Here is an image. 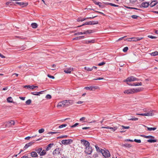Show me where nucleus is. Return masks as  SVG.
I'll list each match as a JSON object with an SVG mask.
<instances>
[{
  "label": "nucleus",
  "instance_id": "nucleus-58",
  "mask_svg": "<svg viewBox=\"0 0 158 158\" xmlns=\"http://www.w3.org/2000/svg\"><path fill=\"white\" fill-rule=\"evenodd\" d=\"M105 64V62H102L101 63H99V64H98V65L99 66H102V65H104Z\"/></svg>",
  "mask_w": 158,
  "mask_h": 158
},
{
  "label": "nucleus",
  "instance_id": "nucleus-2",
  "mask_svg": "<svg viewBox=\"0 0 158 158\" xmlns=\"http://www.w3.org/2000/svg\"><path fill=\"white\" fill-rule=\"evenodd\" d=\"M92 152V148L89 145L85 148V152L87 154L90 155Z\"/></svg>",
  "mask_w": 158,
  "mask_h": 158
},
{
  "label": "nucleus",
  "instance_id": "nucleus-37",
  "mask_svg": "<svg viewBox=\"0 0 158 158\" xmlns=\"http://www.w3.org/2000/svg\"><path fill=\"white\" fill-rule=\"evenodd\" d=\"M121 127H122V128L121 129L122 130H123V129H128L130 128V127L129 126H121Z\"/></svg>",
  "mask_w": 158,
  "mask_h": 158
},
{
  "label": "nucleus",
  "instance_id": "nucleus-49",
  "mask_svg": "<svg viewBox=\"0 0 158 158\" xmlns=\"http://www.w3.org/2000/svg\"><path fill=\"white\" fill-rule=\"evenodd\" d=\"M82 35V32H79L75 33L74 34V35Z\"/></svg>",
  "mask_w": 158,
  "mask_h": 158
},
{
  "label": "nucleus",
  "instance_id": "nucleus-44",
  "mask_svg": "<svg viewBox=\"0 0 158 158\" xmlns=\"http://www.w3.org/2000/svg\"><path fill=\"white\" fill-rule=\"evenodd\" d=\"M44 91H42L39 92H37V94H36V95H40V94H42L43 92Z\"/></svg>",
  "mask_w": 158,
  "mask_h": 158
},
{
  "label": "nucleus",
  "instance_id": "nucleus-48",
  "mask_svg": "<svg viewBox=\"0 0 158 158\" xmlns=\"http://www.w3.org/2000/svg\"><path fill=\"white\" fill-rule=\"evenodd\" d=\"M145 138H151V139H154V137L152 135H148L147 136H145Z\"/></svg>",
  "mask_w": 158,
  "mask_h": 158
},
{
  "label": "nucleus",
  "instance_id": "nucleus-26",
  "mask_svg": "<svg viewBox=\"0 0 158 158\" xmlns=\"http://www.w3.org/2000/svg\"><path fill=\"white\" fill-rule=\"evenodd\" d=\"M157 141L156 139H148L147 140V142L149 143H155Z\"/></svg>",
  "mask_w": 158,
  "mask_h": 158
},
{
  "label": "nucleus",
  "instance_id": "nucleus-30",
  "mask_svg": "<svg viewBox=\"0 0 158 158\" xmlns=\"http://www.w3.org/2000/svg\"><path fill=\"white\" fill-rule=\"evenodd\" d=\"M24 87L25 88H26L27 89H33V88H32V85L31 86L30 85H26L24 86Z\"/></svg>",
  "mask_w": 158,
  "mask_h": 158
},
{
  "label": "nucleus",
  "instance_id": "nucleus-40",
  "mask_svg": "<svg viewBox=\"0 0 158 158\" xmlns=\"http://www.w3.org/2000/svg\"><path fill=\"white\" fill-rule=\"evenodd\" d=\"M44 129L43 128H41V129L39 130L38 131H39V133H43V132H44Z\"/></svg>",
  "mask_w": 158,
  "mask_h": 158
},
{
  "label": "nucleus",
  "instance_id": "nucleus-51",
  "mask_svg": "<svg viewBox=\"0 0 158 158\" xmlns=\"http://www.w3.org/2000/svg\"><path fill=\"white\" fill-rule=\"evenodd\" d=\"M59 132H48V134H52V135H53V134H56V133H58Z\"/></svg>",
  "mask_w": 158,
  "mask_h": 158
},
{
  "label": "nucleus",
  "instance_id": "nucleus-41",
  "mask_svg": "<svg viewBox=\"0 0 158 158\" xmlns=\"http://www.w3.org/2000/svg\"><path fill=\"white\" fill-rule=\"evenodd\" d=\"M118 128L117 127H110V129H112L114 131H115Z\"/></svg>",
  "mask_w": 158,
  "mask_h": 158
},
{
  "label": "nucleus",
  "instance_id": "nucleus-57",
  "mask_svg": "<svg viewBox=\"0 0 158 158\" xmlns=\"http://www.w3.org/2000/svg\"><path fill=\"white\" fill-rule=\"evenodd\" d=\"M148 37L149 38H151V39H155V38H156V37L154 36H153L152 35H148Z\"/></svg>",
  "mask_w": 158,
  "mask_h": 158
},
{
  "label": "nucleus",
  "instance_id": "nucleus-1",
  "mask_svg": "<svg viewBox=\"0 0 158 158\" xmlns=\"http://www.w3.org/2000/svg\"><path fill=\"white\" fill-rule=\"evenodd\" d=\"M101 152L103 156H104V158L109 157L110 156V153L108 150H104L101 149Z\"/></svg>",
  "mask_w": 158,
  "mask_h": 158
},
{
  "label": "nucleus",
  "instance_id": "nucleus-28",
  "mask_svg": "<svg viewBox=\"0 0 158 158\" xmlns=\"http://www.w3.org/2000/svg\"><path fill=\"white\" fill-rule=\"evenodd\" d=\"M123 146L127 148H130L131 147V145L128 143H126L123 145Z\"/></svg>",
  "mask_w": 158,
  "mask_h": 158
},
{
  "label": "nucleus",
  "instance_id": "nucleus-61",
  "mask_svg": "<svg viewBox=\"0 0 158 158\" xmlns=\"http://www.w3.org/2000/svg\"><path fill=\"white\" fill-rule=\"evenodd\" d=\"M85 118L84 117H83L81 118L80 119V121H83V120H85Z\"/></svg>",
  "mask_w": 158,
  "mask_h": 158
},
{
  "label": "nucleus",
  "instance_id": "nucleus-20",
  "mask_svg": "<svg viewBox=\"0 0 158 158\" xmlns=\"http://www.w3.org/2000/svg\"><path fill=\"white\" fill-rule=\"evenodd\" d=\"M85 37L84 36H80L78 37H75V38H74L73 39V40H78L80 39H83Z\"/></svg>",
  "mask_w": 158,
  "mask_h": 158
},
{
  "label": "nucleus",
  "instance_id": "nucleus-34",
  "mask_svg": "<svg viewBox=\"0 0 158 158\" xmlns=\"http://www.w3.org/2000/svg\"><path fill=\"white\" fill-rule=\"evenodd\" d=\"M67 126V124H62L61 125L59 126L58 127L59 128H63L64 127H66Z\"/></svg>",
  "mask_w": 158,
  "mask_h": 158
},
{
  "label": "nucleus",
  "instance_id": "nucleus-31",
  "mask_svg": "<svg viewBox=\"0 0 158 158\" xmlns=\"http://www.w3.org/2000/svg\"><path fill=\"white\" fill-rule=\"evenodd\" d=\"M138 118H135V117H134L133 118H128V120H132V121H136L138 120Z\"/></svg>",
  "mask_w": 158,
  "mask_h": 158
},
{
  "label": "nucleus",
  "instance_id": "nucleus-45",
  "mask_svg": "<svg viewBox=\"0 0 158 158\" xmlns=\"http://www.w3.org/2000/svg\"><path fill=\"white\" fill-rule=\"evenodd\" d=\"M67 137V135H64L58 137H57V138L60 139V138H66Z\"/></svg>",
  "mask_w": 158,
  "mask_h": 158
},
{
  "label": "nucleus",
  "instance_id": "nucleus-38",
  "mask_svg": "<svg viewBox=\"0 0 158 158\" xmlns=\"http://www.w3.org/2000/svg\"><path fill=\"white\" fill-rule=\"evenodd\" d=\"M26 48L25 46H22L20 47L19 51L25 49Z\"/></svg>",
  "mask_w": 158,
  "mask_h": 158
},
{
  "label": "nucleus",
  "instance_id": "nucleus-54",
  "mask_svg": "<svg viewBox=\"0 0 158 158\" xmlns=\"http://www.w3.org/2000/svg\"><path fill=\"white\" fill-rule=\"evenodd\" d=\"M63 106L61 102H60L57 105L58 107H62Z\"/></svg>",
  "mask_w": 158,
  "mask_h": 158
},
{
  "label": "nucleus",
  "instance_id": "nucleus-9",
  "mask_svg": "<svg viewBox=\"0 0 158 158\" xmlns=\"http://www.w3.org/2000/svg\"><path fill=\"white\" fill-rule=\"evenodd\" d=\"M149 5V3L147 2H142L141 5V7L147 8L148 6Z\"/></svg>",
  "mask_w": 158,
  "mask_h": 158
},
{
  "label": "nucleus",
  "instance_id": "nucleus-25",
  "mask_svg": "<svg viewBox=\"0 0 158 158\" xmlns=\"http://www.w3.org/2000/svg\"><path fill=\"white\" fill-rule=\"evenodd\" d=\"M31 25L32 27L34 28H36L38 26L37 24L35 23H31Z\"/></svg>",
  "mask_w": 158,
  "mask_h": 158
},
{
  "label": "nucleus",
  "instance_id": "nucleus-33",
  "mask_svg": "<svg viewBox=\"0 0 158 158\" xmlns=\"http://www.w3.org/2000/svg\"><path fill=\"white\" fill-rule=\"evenodd\" d=\"M31 102V99H28L26 102V104L27 105H30Z\"/></svg>",
  "mask_w": 158,
  "mask_h": 158
},
{
  "label": "nucleus",
  "instance_id": "nucleus-6",
  "mask_svg": "<svg viewBox=\"0 0 158 158\" xmlns=\"http://www.w3.org/2000/svg\"><path fill=\"white\" fill-rule=\"evenodd\" d=\"M61 102L63 104V106L64 105L69 106L70 103H71V104H72V102L71 100H64Z\"/></svg>",
  "mask_w": 158,
  "mask_h": 158
},
{
  "label": "nucleus",
  "instance_id": "nucleus-8",
  "mask_svg": "<svg viewBox=\"0 0 158 158\" xmlns=\"http://www.w3.org/2000/svg\"><path fill=\"white\" fill-rule=\"evenodd\" d=\"M134 90L132 89H131L126 90L124 91V93L125 94H129L134 93Z\"/></svg>",
  "mask_w": 158,
  "mask_h": 158
},
{
  "label": "nucleus",
  "instance_id": "nucleus-11",
  "mask_svg": "<svg viewBox=\"0 0 158 158\" xmlns=\"http://www.w3.org/2000/svg\"><path fill=\"white\" fill-rule=\"evenodd\" d=\"M6 127L10 126L12 125H14L15 124V123L13 120H11L10 122H6Z\"/></svg>",
  "mask_w": 158,
  "mask_h": 158
},
{
  "label": "nucleus",
  "instance_id": "nucleus-3",
  "mask_svg": "<svg viewBox=\"0 0 158 158\" xmlns=\"http://www.w3.org/2000/svg\"><path fill=\"white\" fill-rule=\"evenodd\" d=\"M139 79L133 76H131L128 77L124 81L131 82L132 81H138Z\"/></svg>",
  "mask_w": 158,
  "mask_h": 158
},
{
  "label": "nucleus",
  "instance_id": "nucleus-27",
  "mask_svg": "<svg viewBox=\"0 0 158 158\" xmlns=\"http://www.w3.org/2000/svg\"><path fill=\"white\" fill-rule=\"evenodd\" d=\"M93 2L96 5H98L99 7H101V3L100 2H97L95 0H93Z\"/></svg>",
  "mask_w": 158,
  "mask_h": 158
},
{
  "label": "nucleus",
  "instance_id": "nucleus-23",
  "mask_svg": "<svg viewBox=\"0 0 158 158\" xmlns=\"http://www.w3.org/2000/svg\"><path fill=\"white\" fill-rule=\"evenodd\" d=\"M7 101L8 102L11 103L13 102V99L10 97H9L7 98Z\"/></svg>",
  "mask_w": 158,
  "mask_h": 158
},
{
  "label": "nucleus",
  "instance_id": "nucleus-43",
  "mask_svg": "<svg viewBox=\"0 0 158 158\" xmlns=\"http://www.w3.org/2000/svg\"><path fill=\"white\" fill-rule=\"evenodd\" d=\"M128 47H124L123 49V51L124 52H127V51L128 50Z\"/></svg>",
  "mask_w": 158,
  "mask_h": 158
},
{
  "label": "nucleus",
  "instance_id": "nucleus-42",
  "mask_svg": "<svg viewBox=\"0 0 158 158\" xmlns=\"http://www.w3.org/2000/svg\"><path fill=\"white\" fill-rule=\"evenodd\" d=\"M145 116H151L152 115V114L151 113H145Z\"/></svg>",
  "mask_w": 158,
  "mask_h": 158
},
{
  "label": "nucleus",
  "instance_id": "nucleus-10",
  "mask_svg": "<svg viewBox=\"0 0 158 158\" xmlns=\"http://www.w3.org/2000/svg\"><path fill=\"white\" fill-rule=\"evenodd\" d=\"M34 143H35V141H33L31 142H29L28 143H27L25 145L23 148L24 149H27L29 147L31 146Z\"/></svg>",
  "mask_w": 158,
  "mask_h": 158
},
{
  "label": "nucleus",
  "instance_id": "nucleus-64",
  "mask_svg": "<svg viewBox=\"0 0 158 158\" xmlns=\"http://www.w3.org/2000/svg\"><path fill=\"white\" fill-rule=\"evenodd\" d=\"M143 39V37H137V41H139Z\"/></svg>",
  "mask_w": 158,
  "mask_h": 158
},
{
  "label": "nucleus",
  "instance_id": "nucleus-22",
  "mask_svg": "<svg viewBox=\"0 0 158 158\" xmlns=\"http://www.w3.org/2000/svg\"><path fill=\"white\" fill-rule=\"evenodd\" d=\"M46 149L43 150L42 152L40 153V156H43L45 155L46 154Z\"/></svg>",
  "mask_w": 158,
  "mask_h": 158
},
{
  "label": "nucleus",
  "instance_id": "nucleus-50",
  "mask_svg": "<svg viewBox=\"0 0 158 158\" xmlns=\"http://www.w3.org/2000/svg\"><path fill=\"white\" fill-rule=\"evenodd\" d=\"M92 25L97 24L98 23V22L97 21H92Z\"/></svg>",
  "mask_w": 158,
  "mask_h": 158
},
{
  "label": "nucleus",
  "instance_id": "nucleus-24",
  "mask_svg": "<svg viewBox=\"0 0 158 158\" xmlns=\"http://www.w3.org/2000/svg\"><path fill=\"white\" fill-rule=\"evenodd\" d=\"M146 127H147V128L148 130L149 131H154L156 129V127H148L146 126H145Z\"/></svg>",
  "mask_w": 158,
  "mask_h": 158
},
{
  "label": "nucleus",
  "instance_id": "nucleus-7",
  "mask_svg": "<svg viewBox=\"0 0 158 158\" xmlns=\"http://www.w3.org/2000/svg\"><path fill=\"white\" fill-rule=\"evenodd\" d=\"M60 152L59 151V148H56L52 152V154L56 156L60 154Z\"/></svg>",
  "mask_w": 158,
  "mask_h": 158
},
{
  "label": "nucleus",
  "instance_id": "nucleus-15",
  "mask_svg": "<svg viewBox=\"0 0 158 158\" xmlns=\"http://www.w3.org/2000/svg\"><path fill=\"white\" fill-rule=\"evenodd\" d=\"M31 156L32 157H36L38 156L37 153L35 151H33L31 153Z\"/></svg>",
  "mask_w": 158,
  "mask_h": 158
},
{
  "label": "nucleus",
  "instance_id": "nucleus-29",
  "mask_svg": "<svg viewBox=\"0 0 158 158\" xmlns=\"http://www.w3.org/2000/svg\"><path fill=\"white\" fill-rule=\"evenodd\" d=\"M95 40H86V44H89L90 43H94V42Z\"/></svg>",
  "mask_w": 158,
  "mask_h": 158
},
{
  "label": "nucleus",
  "instance_id": "nucleus-12",
  "mask_svg": "<svg viewBox=\"0 0 158 158\" xmlns=\"http://www.w3.org/2000/svg\"><path fill=\"white\" fill-rule=\"evenodd\" d=\"M132 89L134 90V93H135L138 92L142 91L143 90V88L142 87H140L135 89Z\"/></svg>",
  "mask_w": 158,
  "mask_h": 158
},
{
  "label": "nucleus",
  "instance_id": "nucleus-63",
  "mask_svg": "<svg viewBox=\"0 0 158 158\" xmlns=\"http://www.w3.org/2000/svg\"><path fill=\"white\" fill-rule=\"evenodd\" d=\"M136 0H130V2L131 3H135L136 1Z\"/></svg>",
  "mask_w": 158,
  "mask_h": 158
},
{
  "label": "nucleus",
  "instance_id": "nucleus-35",
  "mask_svg": "<svg viewBox=\"0 0 158 158\" xmlns=\"http://www.w3.org/2000/svg\"><path fill=\"white\" fill-rule=\"evenodd\" d=\"M86 19H85V18L82 19L81 18H79L77 19V21L78 22H80V21L82 22V21L85 20Z\"/></svg>",
  "mask_w": 158,
  "mask_h": 158
},
{
  "label": "nucleus",
  "instance_id": "nucleus-18",
  "mask_svg": "<svg viewBox=\"0 0 158 158\" xmlns=\"http://www.w3.org/2000/svg\"><path fill=\"white\" fill-rule=\"evenodd\" d=\"M16 3L19 4L20 6L24 5V6H27L28 5L27 3H25L24 2H16Z\"/></svg>",
  "mask_w": 158,
  "mask_h": 158
},
{
  "label": "nucleus",
  "instance_id": "nucleus-4",
  "mask_svg": "<svg viewBox=\"0 0 158 158\" xmlns=\"http://www.w3.org/2000/svg\"><path fill=\"white\" fill-rule=\"evenodd\" d=\"M81 144L85 146V147L90 145L89 142L87 141L84 139H81Z\"/></svg>",
  "mask_w": 158,
  "mask_h": 158
},
{
  "label": "nucleus",
  "instance_id": "nucleus-16",
  "mask_svg": "<svg viewBox=\"0 0 158 158\" xmlns=\"http://www.w3.org/2000/svg\"><path fill=\"white\" fill-rule=\"evenodd\" d=\"M158 3V2L157 1H152L149 4L150 6L151 7L156 5Z\"/></svg>",
  "mask_w": 158,
  "mask_h": 158
},
{
  "label": "nucleus",
  "instance_id": "nucleus-55",
  "mask_svg": "<svg viewBox=\"0 0 158 158\" xmlns=\"http://www.w3.org/2000/svg\"><path fill=\"white\" fill-rule=\"evenodd\" d=\"M139 16L136 15H133L131 16V17L134 19H136Z\"/></svg>",
  "mask_w": 158,
  "mask_h": 158
},
{
  "label": "nucleus",
  "instance_id": "nucleus-39",
  "mask_svg": "<svg viewBox=\"0 0 158 158\" xmlns=\"http://www.w3.org/2000/svg\"><path fill=\"white\" fill-rule=\"evenodd\" d=\"M85 25H89V22H86L85 23L82 24V25L79 26H78L77 27H81V26Z\"/></svg>",
  "mask_w": 158,
  "mask_h": 158
},
{
  "label": "nucleus",
  "instance_id": "nucleus-36",
  "mask_svg": "<svg viewBox=\"0 0 158 158\" xmlns=\"http://www.w3.org/2000/svg\"><path fill=\"white\" fill-rule=\"evenodd\" d=\"M135 86H141L142 85V83L141 82H136V84H134Z\"/></svg>",
  "mask_w": 158,
  "mask_h": 158
},
{
  "label": "nucleus",
  "instance_id": "nucleus-17",
  "mask_svg": "<svg viewBox=\"0 0 158 158\" xmlns=\"http://www.w3.org/2000/svg\"><path fill=\"white\" fill-rule=\"evenodd\" d=\"M54 145V144L53 143H51L49 144L47 147L46 148V150L48 151L50 150L51 148H52V146Z\"/></svg>",
  "mask_w": 158,
  "mask_h": 158
},
{
  "label": "nucleus",
  "instance_id": "nucleus-62",
  "mask_svg": "<svg viewBox=\"0 0 158 158\" xmlns=\"http://www.w3.org/2000/svg\"><path fill=\"white\" fill-rule=\"evenodd\" d=\"M125 141H130L131 142H133L134 141V140L131 139H126L125 140Z\"/></svg>",
  "mask_w": 158,
  "mask_h": 158
},
{
  "label": "nucleus",
  "instance_id": "nucleus-21",
  "mask_svg": "<svg viewBox=\"0 0 158 158\" xmlns=\"http://www.w3.org/2000/svg\"><path fill=\"white\" fill-rule=\"evenodd\" d=\"M150 54L152 56H155L158 55V52L157 51H155L154 52H152L150 53Z\"/></svg>",
  "mask_w": 158,
  "mask_h": 158
},
{
  "label": "nucleus",
  "instance_id": "nucleus-32",
  "mask_svg": "<svg viewBox=\"0 0 158 158\" xmlns=\"http://www.w3.org/2000/svg\"><path fill=\"white\" fill-rule=\"evenodd\" d=\"M84 69L85 70L88 71H91L93 70V68L87 67H85Z\"/></svg>",
  "mask_w": 158,
  "mask_h": 158
},
{
  "label": "nucleus",
  "instance_id": "nucleus-60",
  "mask_svg": "<svg viewBox=\"0 0 158 158\" xmlns=\"http://www.w3.org/2000/svg\"><path fill=\"white\" fill-rule=\"evenodd\" d=\"M109 4L111 6H115V7H117V6H118V5H115V4H113V3H109Z\"/></svg>",
  "mask_w": 158,
  "mask_h": 158
},
{
  "label": "nucleus",
  "instance_id": "nucleus-53",
  "mask_svg": "<svg viewBox=\"0 0 158 158\" xmlns=\"http://www.w3.org/2000/svg\"><path fill=\"white\" fill-rule=\"evenodd\" d=\"M78 124H79V123H75L74 125L71 126L70 127L71 128H73V127H76L77 126Z\"/></svg>",
  "mask_w": 158,
  "mask_h": 158
},
{
  "label": "nucleus",
  "instance_id": "nucleus-14",
  "mask_svg": "<svg viewBox=\"0 0 158 158\" xmlns=\"http://www.w3.org/2000/svg\"><path fill=\"white\" fill-rule=\"evenodd\" d=\"M73 68H69L68 69H66L64 70V72L67 73H70L72 71H73Z\"/></svg>",
  "mask_w": 158,
  "mask_h": 158
},
{
  "label": "nucleus",
  "instance_id": "nucleus-13",
  "mask_svg": "<svg viewBox=\"0 0 158 158\" xmlns=\"http://www.w3.org/2000/svg\"><path fill=\"white\" fill-rule=\"evenodd\" d=\"M97 86H90L89 87H86L85 88V89L88 90H93L94 89H97Z\"/></svg>",
  "mask_w": 158,
  "mask_h": 158
},
{
  "label": "nucleus",
  "instance_id": "nucleus-52",
  "mask_svg": "<svg viewBox=\"0 0 158 158\" xmlns=\"http://www.w3.org/2000/svg\"><path fill=\"white\" fill-rule=\"evenodd\" d=\"M131 39L132 40V41H137V37H133L131 38Z\"/></svg>",
  "mask_w": 158,
  "mask_h": 158
},
{
  "label": "nucleus",
  "instance_id": "nucleus-56",
  "mask_svg": "<svg viewBox=\"0 0 158 158\" xmlns=\"http://www.w3.org/2000/svg\"><path fill=\"white\" fill-rule=\"evenodd\" d=\"M104 78L103 77H99L97 79H94L93 80H103Z\"/></svg>",
  "mask_w": 158,
  "mask_h": 158
},
{
  "label": "nucleus",
  "instance_id": "nucleus-59",
  "mask_svg": "<svg viewBox=\"0 0 158 158\" xmlns=\"http://www.w3.org/2000/svg\"><path fill=\"white\" fill-rule=\"evenodd\" d=\"M48 77L51 78L53 79L55 78L53 76H51V75H49V74L48 75Z\"/></svg>",
  "mask_w": 158,
  "mask_h": 158
},
{
  "label": "nucleus",
  "instance_id": "nucleus-5",
  "mask_svg": "<svg viewBox=\"0 0 158 158\" xmlns=\"http://www.w3.org/2000/svg\"><path fill=\"white\" fill-rule=\"evenodd\" d=\"M72 142L73 140L70 139L63 140L61 141V143L64 145L69 144Z\"/></svg>",
  "mask_w": 158,
  "mask_h": 158
},
{
  "label": "nucleus",
  "instance_id": "nucleus-47",
  "mask_svg": "<svg viewBox=\"0 0 158 158\" xmlns=\"http://www.w3.org/2000/svg\"><path fill=\"white\" fill-rule=\"evenodd\" d=\"M134 141L135 142L137 143H140L141 142V140L140 139H135Z\"/></svg>",
  "mask_w": 158,
  "mask_h": 158
},
{
  "label": "nucleus",
  "instance_id": "nucleus-19",
  "mask_svg": "<svg viewBox=\"0 0 158 158\" xmlns=\"http://www.w3.org/2000/svg\"><path fill=\"white\" fill-rule=\"evenodd\" d=\"M42 150V148H36L35 150L37 152L40 154V153L41 152V151Z\"/></svg>",
  "mask_w": 158,
  "mask_h": 158
},
{
  "label": "nucleus",
  "instance_id": "nucleus-46",
  "mask_svg": "<svg viewBox=\"0 0 158 158\" xmlns=\"http://www.w3.org/2000/svg\"><path fill=\"white\" fill-rule=\"evenodd\" d=\"M45 97L47 99H50L51 98H52V97H51V95H50L48 94L46 95Z\"/></svg>",
  "mask_w": 158,
  "mask_h": 158
}]
</instances>
